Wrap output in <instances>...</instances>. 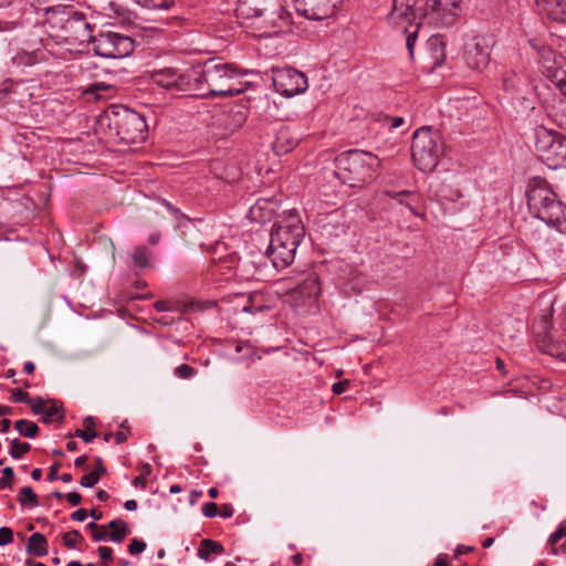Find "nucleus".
Wrapping results in <instances>:
<instances>
[{
  "label": "nucleus",
  "mask_w": 566,
  "mask_h": 566,
  "mask_svg": "<svg viewBox=\"0 0 566 566\" xmlns=\"http://www.w3.org/2000/svg\"><path fill=\"white\" fill-rule=\"evenodd\" d=\"M385 120L387 122V124L389 125V128L390 129H395V128H398L400 126L403 125L405 123V118L401 117V116H396V117H386Z\"/></svg>",
  "instance_id": "nucleus-50"
},
{
  "label": "nucleus",
  "mask_w": 566,
  "mask_h": 566,
  "mask_svg": "<svg viewBox=\"0 0 566 566\" xmlns=\"http://www.w3.org/2000/svg\"><path fill=\"white\" fill-rule=\"evenodd\" d=\"M420 0H394L389 14V21L406 35V46L410 57L413 56L418 31L422 24L421 9L416 8Z\"/></svg>",
  "instance_id": "nucleus-10"
},
{
  "label": "nucleus",
  "mask_w": 566,
  "mask_h": 566,
  "mask_svg": "<svg viewBox=\"0 0 566 566\" xmlns=\"http://www.w3.org/2000/svg\"><path fill=\"white\" fill-rule=\"evenodd\" d=\"M31 406L32 412L34 415H44V411L46 409V403L41 397H36L34 399H31V402H29Z\"/></svg>",
  "instance_id": "nucleus-42"
},
{
  "label": "nucleus",
  "mask_w": 566,
  "mask_h": 566,
  "mask_svg": "<svg viewBox=\"0 0 566 566\" xmlns=\"http://www.w3.org/2000/svg\"><path fill=\"white\" fill-rule=\"evenodd\" d=\"M64 416L60 410V407L55 401H52L50 406L46 407L44 415L42 416V420L45 423L53 422L55 420H63Z\"/></svg>",
  "instance_id": "nucleus-33"
},
{
  "label": "nucleus",
  "mask_w": 566,
  "mask_h": 566,
  "mask_svg": "<svg viewBox=\"0 0 566 566\" xmlns=\"http://www.w3.org/2000/svg\"><path fill=\"white\" fill-rule=\"evenodd\" d=\"M9 442V453L13 459H21L25 453L31 450V446L28 442H21L19 439H6Z\"/></svg>",
  "instance_id": "nucleus-32"
},
{
  "label": "nucleus",
  "mask_w": 566,
  "mask_h": 566,
  "mask_svg": "<svg viewBox=\"0 0 566 566\" xmlns=\"http://www.w3.org/2000/svg\"><path fill=\"white\" fill-rule=\"evenodd\" d=\"M35 369V365L32 361H25L23 365V370L31 375Z\"/></svg>",
  "instance_id": "nucleus-64"
},
{
  "label": "nucleus",
  "mask_w": 566,
  "mask_h": 566,
  "mask_svg": "<svg viewBox=\"0 0 566 566\" xmlns=\"http://www.w3.org/2000/svg\"><path fill=\"white\" fill-rule=\"evenodd\" d=\"M146 483H147V479L145 476V474H139L137 475L134 480H133V484L135 486H142V488H145L146 486Z\"/></svg>",
  "instance_id": "nucleus-60"
},
{
  "label": "nucleus",
  "mask_w": 566,
  "mask_h": 566,
  "mask_svg": "<svg viewBox=\"0 0 566 566\" xmlns=\"http://www.w3.org/2000/svg\"><path fill=\"white\" fill-rule=\"evenodd\" d=\"M547 546L549 553L558 555L566 552V528L559 526L548 538Z\"/></svg>",
  "instance_id": "nucleus-26"
},
{
  "label": "nucleus",
  "mask_w": 566,
  "mask_h": 566,
  "mask_svg": "<svg viewBox=\"0 0 566 566\" xmlns=\"http://www.w3.org/2000/svg\"><path fill=\"white\" fill-rule=\"evenodd\" d=\"M82 538L83 537H82L81 533L78 531L74 530V531H71V532H67L64 534L63 542L67 548L73 549L76 547V543L78 541H81Z\"/></svg>",
  "instance_id": "nucleus-37"
},
{
  "label": "nucleus",
  "mask_w": 566,
  "mask_h": 566,
  "mask_svg": "<svg viewBox=\"0 0 566 566\" xmlns=\"http://www.w3.org/2000/svg\"><path fill=\"white\" fill-rule=\"evenodd\" d=\"M443 154L444 142L438 130H433L431 127H421L413 133L411 158L420 171H432Z\"/></svg>",
  "instance_id": "nucleus-9"
},
{
  "label": "nucleus",
  "mask_w": 566,
  "mask_h": 566,
  "mask_svg": "<svg viewBox=\"0 0 566 566\" xmlns=\"http://www.w3.org/2000/svg\"><path fill=\"white\" fill-rule=\"evenodd\" d=\"M60 467H61V464L59 462H55L50 467V471L46 476L48 481L52 482V481H55L56 479H59L57 472H59Z\"/></svg>",
  "instance_id": "nucleus-54"
},
{
  "label": "nucleus",
  "mask_w": 566,
  "mask_h": 566,
  "mask_svg": "<svg viewBox=\"0 0 566 566\" xmlns=\"http://www.w3.org/2000/svg\"><path fill=\"white\" fill-rule=\"evenodd\" d=\"M304 234V224L295 210L284 212L274 222L266 255L276 270H283L293 263Z\"/></svg>",
  "instance_id": "nucleus-2"
},
{
  "label": "nucleus",
  "mask_w": 566,
  "mask_h": 566,
  "mask_svg": "<svg viewBox=\"0 0 566 566\" xmlns=\"http://www.w3.org/2000/svg\"><path fill=\"white\" fill-rule=\"evenodd\" d=\"M154 307L157 312H165L168 310L167 303L165 301L155 302Z\"/></svg>",
  "instance_id": "nucleus-61"
},
{
  "label": "nucleus",
  "mask_w": 566,
  "mask_h": 566,
  "mask_svg": "<svg viewBox=\"0 0 566 566\" xmlns=\"http://www.w3.org/2000/svg\"><path fill=\"white\" fill-rule=\"evenodd\" d=\"M202 496V491H197V490H193L191 493H190V504L193 505L196 504V502L198 501L199 497Z\"/></svg>",
  "instance_id": "nucleus-62"
},
{
  "label": "nucleus",
  "mask_w": 566,
  "mask_h": 566,
  "mask_svg": "<svg viewBox=\"0 0 566 566\" xmlns=\"http://www.w3.org/2000/svg\"><path fill=\"white\" fill-rule=\"evenodd\" d=\"M218 514L223 518H230L234 514V510L231 504H222Z\"/></svg>",
  "instance_id": "nucleus-53"
},
{
  "label": "nucleus",
  "mask_w": 566,
  "mask_h": 566,
  "mask_svg": "<svg viewBox=\"0 0 566 566\" xmlns=\"http://www.w3.org/2000/svg\"><path fill=\"white\" fill-rule=\"evenodd\" d=\"M459 4L460 0H427L424 8L419 3L416 8L421 9L422 21L428 20V23L449 25L460 13Z\"/></svg>",
  "instance_id": "nucleus-14"
},
{
  "label": "nucleus",
  "mask_w": 566,
  "mask_h": 566,
  "mask_svg": "<svg viewBox=\"0 0 566 566\" xmlns=\"http://www.w3.org/2000/svg\"><path fill=\"white\" fill-rule=\"evenodd\" d=\"M14 428L22 437L30 439L35 438L39 432V427L36 426V423L25 419L17 420L14 422Z\"/></svg>",
  "instance_id": "nucleus-30"
},
{
  "label": "nucleus",
  "mask_w": 566,
  "mask_h": 566,
  "mask_svg": "<svg viewBox=\"0 0 566 566\" xmlns=\"http://www.w3.org/2000/svg\"><path fill=\"white\" fill-rule=\"evenodd\" d=\"M564 96H566V70L557 74V78L553 82Z\"/></svg>",
  "instance_id": "nucleus-49"
},
{
  "label": "nucleus",
  "mask_w": 566,
  "mask_h": 566,
  "mask_svg": "<svg viewBox=\"0 0 566 566\" xmlns=\"http://www.w3.org/2000/svg\"><path fill=\"white\" fill-rule=\"evenodd\" d=\"M174 374L180 379H190L197 375V369L188 364H181L175 368Z\"/></svg>",
  "instance_id": "nucleus-36"
},
{
  "label": "nucleus",
  "mask_w": 566,
  "mask_h": 566,
  "mask_svg": "<svg viewBox=\"0 0 566 566\" xmlns=\"http://www.w3.org/2000/svg\"><path fill=\"white\" fill-rule=\"evenodd\" d=\"M202 514L209 518L217 516L218 505L214 502L205 503L202 506Z\"/></svg>",
  "instance_id": "nucleus-47"
},
{
  "label": "nucleus",
  "mask_w": 566,
  "mask_h": 566,
  "mask_svg": "<svg viewBox=\"0 0 566 566\" xmlns=\"http://www.w3.org/2000/svg\"><path fill=\"white\" fill-rule=\"evenodd\" d=\"M342 0H295L296 10L311 20H323L332 17Z\"/></svg>",
  "instance_id": "nucleus-19"
},
{
  "label": "nucleus",
  "mask_w": 566,
  "mask_h": 566,
  "mask_svg": "<svg viewBox=\"0 0 566 566\" xmlns=\"http://www.w3.org/2000/svg\"><path fill=\"white\" fill-rule=\"evenodd\" d=\"M107 90H112V86L103 83H94L85 91V93L93 94L97 99H101L104 97L102 92Z\"/></svg>",
  "instance_id": "nucleus-39"
},
{
  "label": "nucleus",
  "mask_w": 566,
  "mask_h": 566,
  "mask_svg": "<svg viewBox=\"0 0 566 566\" xmlns=\"http://www.w3.org/2000/svg\"><path fill=\"white\" fill-rule=\"evenodd\" d=\"M13 542V532L10 527H0V546L8 545Z\"/></svg>",
  "instance_id": "nucleus-43"
},
{
  "label": "nucleus",
  "mask_w": 566,
  "mask_h": 566,
  "mask_svg": "<svg viewBox=\"0 0 566 566\" xmlns=\"http://www.w3.org/2000/svg\"><path fill=\"white\" fill-rule=\"evenodd\" d=\"M384 193L387 197L395 199L400 205L408 208L409 211L413 216L419 217V218L423 217V213L420 212V210H419V203L421 202V197L417 192L408 191V190H403V191L386 190Z\"/></svg>",
  "instance_id": "nucleus-21"
},
{
  "label": "nucleus",
  "mask_w": 566,
  "mask_h": 566,
  "mask_svg": "<svg viewBox=\"0 0 566 566\" xmlns=\"http://www.w3.org/2000/svg\"><path fill=\"white\" fill-rule=\"evenodd\" d=\"M535 151L549 169L566 167V137L544 126L535 128Z\"/></svg>",
  "instance_id": "nucleus-11"
},
{
  "label": "nucleus",
  "mask_w": 566,
  "mask_h": 566,
  "mask_svg": "<svg viewBox=\"0 0 566 566\" xmlns=\"http://www.w3.org/2000/svg\"><path fill=\"white\" fill-rule=\"evenodd\" d=\"M248 118V108L244 104H234L218 111L213 115V125L230 134L242 127Z\"/></svg>",
  "instance_id": "nucleus-18"
},
{
  "label": "nucleus",
  "mask_w": 566,
  "mask_h": 566,
  "mask_svg": "<svg viewBox=\"0 0 566 566\" xmlns=\"http://www.w3.org/2000/svg\"><path fill=\"white\" fill-rule=\"evenodd\" d=\"M526 198L530 210L537 219L556 229L559 234L566 233L565 206L545 179L532 178L527 185Z\"/></svg>",
  "instance_id": "nucleus-5"
},
{
  "label": "nucleus",
  "mask_w": 566,
  "mask_h": 566,
  "mask_svg": "<svg viewBox=\"0 0 566 566\" xmlns=\"http://www.w3.org/2000/svg\"><path fill=\"white\" fill-rule=\"evenodd\" d=\"M66 499L69 501V503L73 506H76L81 503L82 501V496L80 493L77 492H70L66 494Z\"/></svg>",
  "instance_id": "nucleus-55"
},
{
  "label": "nucleus",
  "mask_w": 566,
  "mask_h": 566,
  "mask_svg": "<svg viewBox=\"0 0 566 566\" xmlns=\"http://www.w3.org/2000/svg\"><path fill=\"white\" fill-rule=\"evenodd\" d=\"M71 517L74 521L83 522L87 517V512L84 509H78L77 511L72 513Z\"/></svg>",
  "instance_id": "nucleus-57"
},
{
  "label": "nucleus",
  "mask_w": 566,
  "mask_h": 566,
  "mask_svg": "<svg viewBox=\"0 0 566 566\" xmlns=\"http://www.w3.org/2000/svg\"><path fill=\"white\" fill-rule=\"evenodd\" d=\"M273 85L281 95L292 97L307 88V78L304 73L293 69H277L273 73Z\"/></svg>",
  "instance_id": "nucleus-16"
},
{
  "label": "nucleus",
  "mask_w": 566,
  "mask_h": 566,
  "mask_svg": "<svg viewBox=\"0 0 566 566\" xmlns=\"http://www.w3.org/2000/svg\"><path fill=\"white\" fill-rule=\"evenodd\" d=\"M13 402H23L29 405L31 402V398L29 394L20 388H14L11 390V398Z\"/></svg>",
  "instance_id": "nucleus-40"
},
{
  "label": "nucleus",
  "mask_w": 566,
  "mask_h": 566,
  "mask_svg": "<svg viewBox=\"0 0 566 566\" xmlns=\"http://www.w3.org/2000/svg\"><path fill=\"white\" fill-rule=\"evenodd\" d=\"M335 177L350 188H363L376 179L380 159L368 151L352 149L335 158Z\"/></svg>",
  "instance_id": "nucleus-6"
},
{
  "label": "nucleus",
  "mask_w": 566,
  "mask_h": 566,
  "mask_svg": "<svg viewBox=\"0 0 566 566\" xmlns=\"http://www.w3.org/2000/svg\"><path fill=\"white\" fill-rule=\"evenodd\" d=\"M38 62V55L32 52V53H29V52H22V53H18L14 57H13V63L18 66H21V65H33Z\"/></svg>",
  "instance_id": "nucleus-35"
},
{
  "label": "nucleus",
  "mask_w": 566,
  "mask_h": 566,
  "mask_svg": "<svg viewBox=\"0 0 566 566\" xmlns=\"http://www.w3.org/2000/svg\"><path fill=\"white\" fill-rule=\"evenodd\" d=\"M128 434H129V427H127L125 424V422H123L119 426V429L114 434L116 443L120 444V443L125 442L128 438Z\"/></svg>",
  "instance_id": "nucleus-46"
},
{
  "label": "nucleus",
  "mask_w": 566,
  "mask_h": 566,
  "mask_svg": "<svg viewBox=\"0 0 566 566\" xmlns=\"http://www.w3.org/2000/svg\"><path fill=\"white\" fill-rule=\"evenodd\" d=\"M223 552H224V547L221 543L216 542L210 538H205L200 542L197 555L199 558H201L206 562H210L211 555H220Z\"/></svg>",
  "instance_id": "nucleus-25"
},
{
  "label": "nucleus",
  "mask_w": 566,
  "mask_h": 566,
  "mask_svg": "<svg viewBox=\"0 0 566 566\" xmlns=\"http://www.w3.org/2000/svg\"><path fill=\"white\" fill-rule=\"evenodd\" d=\"M348 386H349V380H342V381L335 382L333 385L332 389L335 395H340L347 390Z\"/></svg>",
  "instance_id": "nucleus-52"
},
{
  "label": "nucleus",
  "mask_w": 566,
  "mask_h": 566,
  "mask_svg": "<svg viewBox=\"0 0 566 566\" xmlns=\"http://www.w3.org/2000/svg\"><path fill=\"white\" fill-rule=\"evenodd\" d=\"M14 476L13 469L11 467H6L2 470V478H0V490L11 488V480Z\"/></svg>",
  "instance_id": "nucleus-38"
},
{
  "label": "nucleus",
  "mask_w": 566,
  "mask_h": 566,
  "mask_svg": "<svg viewBox=\"0 0 566 566\" xmlns=\"http://www.w3.org/2000/svg\"><path fill=\"white\" fill-rule=\"evenodd\" d=\"M137 3L147 9L166 10L170 8L175 0H136Z\"/></svg>",
  "instance_id": "nucleus-34"
},
{
  "label": "nucleus",
  "mask_w": 566,
  "mask_h": 566,
  "mask_svg": "<svg viewBox=\"0 0 566 566\" xmlns=\"http://www.w3.org/2000/svg\"><path fill=\"white\" fill-rule=\"evenodd\" d=\"M103 120L107 127L124 144H137L147 138V124L145 118L137 112L125 107L114 106L108 109Z\"/></svg>",
  "instance_id": "nucleus-8"
},
{
  "label": "nucleus",
  "mask_w": 566,
  "mask_h": 566,
  "mask_svg": "<svg viewBox=\"0 0 566 566\" xmlns=\"http://www.w3.org/2000/svg\"><path fill=\"white\" fill-rule=\"evenodd\" d=\"M538 10L549 19L566 23V1L536 0Z\"/></svg>",
  "instance_id": "nucleus-22"
},
{
  "label": "nucleus",
  "mask_w": 566,
  "mask_h": 566,
  "mask_svg": "<svg viewBox=\"0 0 566 566\" xmlns=\"http://www.w3.org/2000/svg\"><path fill=\"white\" fill-rule=\"evenodd\" d=\"M147 545L143 539L133 538L127 547L129 554L138 555L146 549Z\"/></svg>",
  "instance_id": "nucleus-41"
},
{
  "label": "nucleus",
  "mask_w": 566,
  "mask_h": 566,
  "mask_svg": "<svg viewBox=\"0 0 566 566\" xmlns=\"http://www.w3.org/2000/svg\"><path fill=\"white\" fill-rule=\"evenodd\" d=\"M98 481L99 478L97 476V473L91 472L82 476L80 484L83 488H93Z\"/></svg>",
  "instance_id": "nucleus-45"
},
{
  "label": "nucleus",
  "mask_w": 566,
  "mask_h": 566,
  "mask_svg": "<svg viewBox=\"0 0 566 566\" xmlns=\"http://www.w3.org/2000/svg\"><path fill=\"white\" fill-rule=\"evenodd\" d=\"M108 535L109 534H107L106 527L99 526L97 528V531L93 532L92 537L95 542H102V541H105L106 538H108Z\"/></svg>",
  "instance_id": "nucleus-51"
},
{
  "label": "nucleus",
  "mask_w": 566,
  "mask_h": 566,
  "mask_svg": "<svg viewBox=\"0 0 566 566\" xmlns=\"http://www.w3.org/2000/svg\"><path fill=\"white\" fill-rule=\"evenodd\" d=\"M97 552H98L99 558L104 562L103 566H108L106 564V562L112 559L113 549L108 546H99L97 548Z\"/></svg>",
  "instance_id": "nucleus-48"
},
{
  "label": "nucleus",
  "mask_w": 566,
  "mask_h": 566,
  "mask_svg": "<svg viewBox=\"0 0 566 566\" xmlns=\"http://www.w3.org/2000/svg\"><path fill=\"white\" fill-rule=\"evenodd\" d=\"M45 24L56 36L67 42L87 43L93 40L90 23L82 12L75 11L73 7L57 6L45 9Z\"/></svg>",
  "instance_id": "nucleus-7"
},
{
  "label": "nucleus",
  "mask_w": 566,
  "mask_h": 566,
  "mask_svg": "<svg viewBox=\"0 0 566 566\" xmlns=\"http://www.w3.org/2000/svg\"><path fill=\"white\" fill-rule=\"evenodd\" d=\"M492 35H476L464 44L463 60L468 67L481 72L490 63L492 48L494 46Z\"/></svg>",
  "instance_id": "nucleus-13"
},
{
  "label": "nucleus",
  "mask_w": 566,
  "mask_h": 566,
  "mask_svg": "<svg viewBox=\"0 0 566 566\" xmlns=\"http://www.w3.org/2000/svg\"><path fill=\"white\" fill-rule=\"evenodd\" d=\"M537 53L543 73L554 82L557 78V74L566 70L565 57L548 46L538 48Z\"/></svg>",
  "instance_id": "nucleus-20"
},
{
  "label": "nucleus",
  "mask_w": 566,
  "mask_h": 566,
  "mask_svg": "<svg viewBox=\"0 0 566 566\" xmlns=\"http://www.w3.org/2000/svg\"><path fill=\"white\" fill-rule=\"evenodd\" d=\"M192 69L185 73H178L175 69H163L151 73V82L165 90L193 94Z\"/></svg>",
  "instance_id": "nucleus-15"
},
{
  "label": "nucleus",
  "mask_w": 566,
  "mask_h": 566,
  "mask_svg": "<svg viewBox=\"0 0 566 566\" xmlns=\"http://www.w3.org/2000/svg\"><path fill=\"white\" fill-rule=\"evenodd\" d=\"M237 13L259 38L277 34L290 24L282 0H239Z\"/></svg>",
  "instance_id": "nucleus-3"
},
{
  "label": "nucleus",
  "mask_w": 566,
  "mask_h": 566,
  "mask_svg": "<svg viewBox=\"0 0 566 566\" xmlns=\"http://www.w3.org/2000/svg\"><path fill=\"white\" fill-rule=\"evenodd\" d=\"M553 310L548 307L543 310L542 315L535 321L533 325L534 332L538 336H543V340L549 339V328L552 326Z\"/></svg>",
  "instance_id": "nucleus-27"
},
{
  "label": "nucleus",
  "mask_w": 566,
  "mask_h": 566,
  "mask_svg": "<svg viewBox=\"0 0 566 566\" xmlns=\"http://www.w3.org/2000/svg\"><path fill=\"white\" fill-rule=\"evenodd\" d=\"M86 461H87L86 455H81V457L75 459L74 464H75L76 468L86 470V469H88V465L86 464Z\"/></svg>",
  "instance_id": "nucleus-58"
},
{
  "label": "nucleus",
  "mask_w": 566,
  "mask_h": 566,
  "mask_svg": "<svg viewBox=\"0 0 566 566\" xmlns=\"http://www.w3.org/2000/svg\"><path fill=\"white\" fill-rule=\"evenodd\" d=\"M298 144L297 138L292 136L289 128H281L273 142V150L276 155H284L291 151Z\"/></svg>",
  "instance_id": "nucleus-23"
},
{
  "label": "nucleus",
  "mask_w": 566,
  "mask_h": 566,
  "mask_svg": "<svg viewBox=\"0 0 566 566\" xmlns=\"http://www.w3.org/2000/svg\"><path fill=\"white\" fill-rule=\"evenodd\" d=\"M124 507L127 511H135L137 509V502L135 500H128L124 503Z\"/></svg>",
  "instance_id": "nucleus-63"
},
{
  "label": "nucleus",
  "mask_w": 566,
  "mask_h": 566,
  "mask_svg": "<svg viewBox=\"0 0 566 566\" xmlns=\"http://www.w3.org/2000/svg\"><path fill=\"white\" fill-rule=\"evenodd\" d=\"M93 473H97V476L101 479L103 475L106 474L107 470L105 468V465L103 464V461L101 458H97L96 459V468L94 471H92Z\"/></svg>",
  "instance_id": "nucleus-56"
},
{
  "label": "nucleus",
  "mask_w": 566,
  "mask_h": 566,
  "mask_svg": "<svg viewBox=\"0 0 566 566\" xmlns=\"http://www.w3.org/2000/svg\"><path fill=\"white\" fill-rule=\"evenodd\" d=\"M546 354H549L552 356L558 357L560 359H564L563 353L558 349H555L554 347H551L549 345H546V348L543 349Z\"/></svg>",
  "instance_id": "nucleus-59"
},
{
  "label": "nucleus",
  "mask_w": 566,
  "mask_h": 566,
  "mask_svg": "<svg viewBox=\"0 0 566 566\" xmlns=\"http://www.w3.org/2000/svg\"><path fill=\"white\" fill-rule=\"evenodd\" d=\"M151 251L145 245L136 247L132 253L134 265L139 269L150 264Z\"/></svg>",
  "instance_id": "nucleus-29"
},
{
  "label": "nucleus",
  "mask_w": 566,
  "mask_h": 566,
  "mask_svg": "<svg viewBox=\"0 0 566 566\" xmlns=\"http://www.w3.org/2000/svg\"><path fill=\"white\" fill-rule=\"evenodd\" d=\"M18 501L23 507H35L39 505L38 495L30 486H24L20 490Z\"/></svg>",
  "instance_id": "nucleus-31"
},
{
  "label": "nucleus",
  "mask_w": 566,
  "mask_h": 566,
  "mask_svg": "<svg viewBox=\"0 0 566 566\" xmlns=\"http://www.w3.org/2000/svg\"><path fill=\"white\" fill-rule=\"evenodd\" d=\"M75 436L77 438H81L84 442L88 443V442H92L97 434H96V431L93 429H85V430L76 429Z\"/></svg>",
  "instance_id": "nucleus-44"
},
{
  "label": "nucleus",
  "mask_w": 566,
  "mask_h": 566,
  "mask_svg": "<svg viewBox=\"0 0 566 566\" xmlns=\"http://www.w3.org/2000/svg\"><path fill=\"white\" fill-rule=\"evenodd\" d=\"M526 198L530 210L537 219L556 229L559 234L566 233L565 206L545 179L532 178L527 185Z\"/></svg>",
  "instance_id": "nucleus-4"
},
{
  "label": "nucleus",
  "mask_w": 566,
  "mask_h": 566,
  "mask_svg": "<svg viewBox=\"0 0 566 566\" xmlns=\"http://www.w3.org/2000/svg\"><path fill=\"white\" fill-rule=\"evenodd\" d=\"M27 553L36 557L48 555V541L41 533H34L29 537Z\"/></svg>",
  "instance_id": "nucleus-24"
},
{
  "label": "nucleus",
  "mask_w": 566,
  "mask_h": 566,
  "mask_svg": "<svg viewBox=\"0 0 566 566\" xmlns=\"http://www.w3.org/2000/svg\"><path fill=\"white\" fill-rule=\"evenodd\" d=\"M193 94L200 96H233L244 91L242 73L232 64L214 59L193 67Z\"/></svg>",
  "instance_id": "nucleus-1"
},
{
  "label": "nucleus",
  "mask_w": 566,
  "mask_h": 566,
  "mask_svg": "<svg viewBox=\"0 0 566 566\" xmlns=\"http://www.w3.org/2000/svg\"><path fill=\"white\" fill-rule=\"evenodd\" d=\"M93 42L94 52L107 59L126 57L134 51V40L116 32L101 33Z\"/></svg>",
  "instance_id": "nucleus-12"
},
{
  "label": "nucleus",
  "mask_w": 566,
  "mask_h": 566,
  "mask_svg": "<svg viewBox=\"0 0 566 566\" xmlns=\"http://www.w3.org/2000/svg\"><path fill=\"white\" fill-rule=\"evenodd\" d=\"M107 527L112 530L108 539L114 543H122L129 533L127 523L120 518L111 521Z\"/></svg>",
  "instance_id": "nucleus-28"
},
{
  "label": "nucleus",
  "mask_w": 566,
  "mask_h": 566,
  "mask_svg": "<svg viewBox=\"0 0 566 566\" xmlns=\"http://www.w3.org/2000/svg\"><path fill=\"white\" fill-rule=\"evenodd\" d=\"M319 292L321 286L317 275L308 273L301 283L285 292V297L292 306L302 307L315 303Z\"/></svg>",
  "instance_id": "nucleus-17"
}]
</instances>
